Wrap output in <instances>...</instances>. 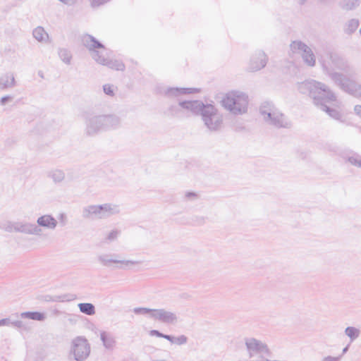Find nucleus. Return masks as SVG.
I'll use <instances>...</instances> for the list:
<instances>
[{"label": "nucleus", "mask_w": 361, "mask_h": 361, "mask_svg": "<svg viewBox=\"0 0 361 361\" xmlns=\"http://www.w3.org/2000/svg\"><path fill=\"white\" fill-rule=\"evenodd\" d=\"M149 334H150V336H157V337H159V338H163V336H164V334L159 332L157 330H152V331H150Z\"/></svg>", "instance_id": "obj_42"}, {"label": "nucleus", "mask_w": 361, "mask_h": 361, "mask_svg": "<svg viewBox=\"0 0 361 361\" xmlns=\"http://www.w3.org/2000/svg\"><path fill=\"white\" fill-rule=\"evenodd\" d=\"M348 161L353 166L359 167L361 169V157L358 155H355L348 157Z\"/></svg>", "instance_id": "obj_34"}, {"label": "nucleus", "mask_w": 361, "mask_h": 361, "mask_svg": "<svg viewBox=\"0 0 361 361\" xmlns=\"http://www.w3.org/2000/svg\"><path fill=\"white\" fill-rule=\"evenodd\" d=\"M204 221V219L203 217L200 218V222L203 223Z\"/></svg>", "instance_id": "obj_50"}, {"label": "nucleus", "mask_w": 361, "mask_h": 361, "mask_svg": "<svg viewBox=\"0 0 361 361\" xmlns=\"http://www.w3.org/2000/svg\"><path fill=\"white\" fill-rule=\"evenodd\" d=\"M121 234V231L117 229L111 231L106 236L105 240L106 243H111L118 239Z\"/></svg>", "instance_id": "obj_30"}, {"label": "nucleus", "mask_w": 361, "mask_h": 361, "mask_svg": "<svg viewBox=\"0 0 361 361\" xmlns=\"http://www.w3.org/2000/svg\"><path fill=\"white\" fill-rule=\"evenodd\" d=\"M222 106L231 114L238 116L247 111L248 96L240 91L227 92L221 101Z\"/></svg>", "instance_id": "obj_5"}, {"label": "nucleus", "mask_w": 361, "mask_h": 361, "mask_svg": "<svg viewBox=\"0 0 361 361\" xmlns=\"http://www.w3.org/2000/svg\"><path fill=\"white\" fill-rule=\"evenodd\" d=\"M110 0H89L90 6L92 8H97L99 7L107 2H109Z\"/></svg>", "instance_id": "obj_36"}, {"label": "nucleus", "mask_w": 361, "mask_h": 361, "mask_svg": "<svg viewBox=\"0 0 361 361\" xmlns=\"http://www.w3.org/2000/svg\"><path fill=\"white\" fill-rule=\"evenodd\" d=\"M10 325H12L16 328L20 329V328L23 327V322L20 320H16V321H13V322L10 321Z\"/></svg>", "instance_id": "obj_41"}, {"label": "nucleus", "mask_w": 361, "mask_h": 361, "mask_svg": "<svg viewBox=\"0 0 361 361\" xmlns=\"http://www.w3.org/2000/svg\"><path fill=\"white\" fill-rule=\"evenodd\" d=\"M78 307L80 311L87 315L91 316L95 314V307L94 305L89 302L79 303Z\"/></svg>", "instance_id": "obj_26"}, {"label": "nucleus", "mask_w": 361, "mask_h": 361, "mask_svg": "<svg viewBox=\"0 0 361 361\" xmlns=\"http://www.w3.org/2000/svg\"><path fill=\"white\" fill-rule=\"evenodd\" d=\"M104 130H115L121 124V118L116 114H102Z\"/></svg>", "instance_id": "obj_17"}, {"label": "nucleus", "mask_w": 361, "mask_h": 361, "mask_svg": "<svg viewBox=\"0 0 361 361\" xmlns=\"http://www.w3.org/2000/svg\"><path fill=\"white\" fill-rule=\"evenodd\" d=\"M101 131H104L102 114L87 116L85 119V134L89 136H94Z\"/></svg>", "instance_id": "obj_13"}, {"label": "nucleus", "mask_w": 361, "mask_h": 361, "mask_svg": "<svg viewBox=\"0 0 361 361\" xmlns=\"http://www.w3.org/2000/svg\"><path fill=\"white\" fill-rule=\"evenodd\" d=\"M163 338L168 340L171 343H174L175 336H173L171 335H167V334H164Z\"/></svg>", "instance_id": "obj_46"}, {"label": "nucleus", "mask_w": 361, "mask_h": 361, "mask_svg": "<svg viewBox=\"0 0 361 361\" xmlns=\"http://www.w3.org/2000/svg\"><path fill=\"white\" fill-rule=\"evenodd\" d=\"M348 346H346L345 348H344L343 349V354L345 353L348 351Z\"/></svg>", "instance_id": "obj_49"}, {"label": "nucleus", "mask_w": 361, "mask_h": 361, "mask_svg": "<svg viewBox=\"0 0 361 361\" xmlns=\"http://www.w3.org/2000/svg\"><path fill=\"white\" fill-rule=\"evenodd\" d=\"M16 80L13 73H7L0 77V89L5 90L13 87Z\"/></svg>", "instance_id": "obj_19"}, {"label": "nucleus", "mask_w": 361, "mask_h": 361, "mask_svg": "<svg viewBox=\"0 0 361 361\" xmlns=\"http://www.w3.org/2000/svg\"><path fill=\"white\" fill-rule=\"evenodd\" d=\"M257 361H279V360H269V359L266 358L264 355H259L257 357Z\"/></svg>", "instance_id": "obj_47"}, {"label": "nucleus", "mask_w": 361, "mask_h": 361, "mask_svg": "<svg viewBox=\"0 0 361 361\" xmlns=\"http://www.w3.org/2000/svg\"><path fill=\"white\" fill-rule=\"evenodd\" d=\"M359 26V20L355 18H352L347 21L343 27V31L347 35L353 34Z\"/></svg>", "instance_id": "obj_24"}, {"label": "nucleus", "mask_w": 361, "mask_h": 361, "mask_svg": "<svg viewBox=\"0 0 361 361\" xmlns=\"http://www.w3.org/2000/svg\"><path fill=\"white\" fill-rule=\"evenodd\" d=\"M300 93L307 94L313 103L331 118L344 123L345 118L342 110V102L337 99L336 93L325 83L309 79L297 83Z\"/></svg>", "instance_id": "obj_1"}, {"label": "nucleus", "mask_w": 361, "mask_h": 361, "mask_svg": "<svg viewBox=\"0 0 361 361\" xmlns=\"http://www.w3.org/2000/svg\"><path fill=\"white\" fill-rule=\"evenodd\" d=\"M267 63V56L262 51H257L251 57L249 68L252 71H257L265 67Z\"/></svg>", "instance_id": "obj_15"}, {"label": "nucleus", "mask_w": 361, "mask_h": 361, "mask_svg": "<svg viewBox=\"0 0 361 361\" xmlns=\"http://www.w3.org/2000/svg\"><path fill=\"white\" fill-rule=\"evenodd\" d=\"M13 99V97L11 96H9V95H6V96H4V97H2L1 100H0V104L1 106H4L6 104V102H9V101H11Z\"/></svg>", "instance_id": "obj_40"}, {"label": "nucleus", "mask_w": 361, "mask_h": 361, "mask_svg": "<svg viewBox=\"0 0 361 361\" xmlns=\"http://www.w3.org/2000/svg\"><path fill=\"white\" fill-rule=\"evenodd\" d=\"M48 177L55 183H61L65 179V173L60 169H54L49 172Z\"/></svg>", "instance_id": "obj_25"}, {"label": "nucleus", "mask_w": 361, "mask_h": 361, "mask_svg": "<svg viewBox=\"0 0 361 361\" xmlns=\"http://www.w3.org/2000/svg\"><path fill=\"white\" fill-rule=\"evenodd\" d=\"M103 90L104 92L109 95V96H114V86L109 84H106L103 85Z\"/></svg>", "instance_id": "obj_35"}, {"label": "nucleus", "mask_w": 361, "mask_h": 361, "mask_svg": "<svg viewBox=\"0 0 361 361\" xmlns=\"http://www.w3.org/2000/svg\"><path fill=\"white\" fill-rule=\"evenodd\" d=\"M20 317L39 322H43L46 319L44 313L39 312H24L20 314Z\"/></svg>", "instance_id": "obj_22"}, {"label": "nucleus", "mask_w": 361, "mask_h": 361, "mask_svg": "<svg viewBox=\"0 0 361 361\" xmlns=\"http://www.w3.org/2000/svg\"><path fill=\"white\" fill-rule=\"evenodd\" d=\"M264 121L276 128H290L291 123L271 102H264L259 107Z\"/></svg>", "instance_id": "obj_6"}, {"label": "nucleus", "mask_w": 361, "mask_h": 361, "mask_svg": "<svg viewBox=\"0 0 361 361\" xmlns=\"http://www.w3.org/2000/svg\"><path fill=\"white\" fill-rule=\"evenodd\" d=\"M90 353V345L84 336H77L71 341L70 357L73 356L76 361L85 360Z\"/></svg>", "instance_id": "obj_9"}, {"label": "nucleus", "mask_w": 361, "mask_h": 361, "mask_svg": "<svg viewBox=\"0 0 361 361\" xmlns=\"http://www.w3.org/2000/svg\"><path fill=\"white\" fill-rule=\"evenodd\" d=\"M100 339L104 346L107 349H112L115 345V338L109 333L102 331L100 333Z\"/></svg>", "instance_id": "obj_21"}, {"label": "nucleus", "mask_w": 361, "mask_h": 361, "mask_svg": "<svg viewBox=\"0 0 361 361\" xmlns=\"http://www.w3.org/2000/svg\"><path fill=\"white\" fill-rule=\"evenodd\" d=\"M98 262L104 267L126 269L131 266L138 264V261L121 259L120 256L114 253H104L98 256Z\"/></svg>", "instance_id": "obj_8"}, {"label": "nucleus", "mask_w": 361, "mask_h": 361, "mask_svg": "<svg viewBox=\"0 0 361 361\" xmlns=\"http://www.w3.org/2000/svg\"><path fill=\"white\" fill-rule=\"evenodd\" d=\"M319 62L321 64L324 73L327 75L332 82L341 78L343 74L337 71H350V67L347 61L336 52L324 51L320 55Z\"/></svg>", "instance_id": "obj_4"}, {"label": "nucleus", "mask_w": 361, "mask_h": 361, "mask_svg": "<svg viewBox=\"0 0 361 361\" xmlns=\"http://www.w3.org/2000/svg\"><path fill=\"white\" fill-rule=\"evenodd\" d=\"M40 227L41 226H39L38 224L37 225L33 224L32 226L31 234L37 235H41L42 229L40 228Z\"/></svg>", "instance_id": "obj_38"}, {"label": "nucleus", "mask_w": 361, "mask_h": 361, "mask_svg": "<svg viewBox=\"0 0 361 361\" xmlns=\"http://www.w3.org/2000/svg\"><path fill=\"white\" fill-rule=\"evenodd\" d=\"M197 92V89L194 88H178V87H163L159 90L160 94H162L168 97H176L182 94H192Z\"/></svg>", "instance_id": "obj_16"}, {"label": "nucleus", "mask_w": 361, "mask_h": 361, "mask_svg": "<svg viewBox=\"0 0 361 361\" xmlns=\"http://www.w3.org/2000/svg\"><path fill=\"white\" fill-rule=\"evenodd\" d=\"M59 220L60 225L61 226H64L67 223V216H66V214L61 213L59 215Z\"/></svg>", "instance_id": "obj_39"}, {"label": "nucleus", "mask_w": 361, "mask_h": 361, "mask_svg": "<svg viewBox=\"0 0 361 361\" xmlns=\"http://www.w3.org/2000/svg\"><path fill=\"white\" fill-rule=\"evenodd\" d=\"M39 226L49 230H54L58 224L57 220L50 214H44L39 216L37 220Z\"/></svg>", "instance_id": "obj_18"}, {"label": "nucleus", "mask_w": 361, "mask_h": 361, "mask_svg": "<svg viewBox=\"0 0 361 361\" xmlns=\"http://www.w3.org/2000/svg\"><path fill=\"white\" fill-rule=\"evenodd\" d=\"M170 114L178 118L190 115H200L201 119L210 132L221 130L224 124L223 114L213 104H204L200 100L182 101L169 108Z\"/></svg>", "instance_id": "obj_2"}, {"label": "nucleus", "mask_w": 361, "mask_h": 361, "mask_svg": "<svg viewBox=\"0 0 361 361\" xmlns=\"http://www.w3.org/2000/svg\"><path fill=\"white\" fill-rule=\"evenodd\" d=\"M32 36L39 42L46 43L49 41L48 33L41 26H38L33 30Z\"/></svg>", "instance_id": "obj_20"}, {"label": "nucleus", "mask_w": 361, "mask_h": 361, "mask_svg": "<svg viewBox=\"0 0 361 361\" xmlns=\"http://www.w3.org/2000/svg\"><path fill=\"white\" fill-rule=\"evenodd\" d=\"M188 342V338L184 336L181 335L178 337H175L174 343L176 345H184Z\"/></svg>", "instance_id": "obj_37"}, {"label": "nucleus", "mask_w": 361, "mask_h": 361, "mask_svg": "<svg viewBox=\"0 0 361 361\" xmlns=\"http://www.w3.org/2000/svg\"><path fill=\"white\" fill-rule=\"evenodd\" d=\"M58 54L59 58L66 64H70L72 59L71 51L65 48H59L58 50Z\"/></svg>", "instance_id": "obj_27"}, {"label": "nucleus", "mask_w": 361, "mask_h": 361, "mask_svg": "<svg viewBox=\"0 0 361 361\" xmlns=\"http://www.w3.org/2000/svg\"><path fill=\"white\" fill-rule=\"evenodd\" d=\"M345 334L350 338L351 341H353L359 337L360 330L355 327L348 326L345 329Z\"/></svg>", "instance_id": "obj_28"}, {"label": "nucleus", "mask_w": 361, "mask_h": 361, "mask_svg": "<svg viewBox=\"0 0 361 361\" xmlns=\"http://www.w3.org/2000/svg\"><path fill=\"white\" fill-rule=\"evenodd\" d=\"M341 359L340 357H332V356H326L322 359V361H339Z\"/></svg>", "instance_id": "obj_43"}, {"label": "nucleus", "mask_w": 361, "mask_h": 361, "mask_svg": "<svg viewBox=\"0 0 361 361\" xmlns=\"http://www.w3.org/2000/svg\"><path fill=\"white\" fill-rule=\"evenodd\" d=\"M333 82L343 92L356 98H361V85L346 75L343 74Z\"/></svg>", "instance_id": "obj_12"}, {"label": "nucleus", "mask_w": 361, "mask_h": 361, "mask_svg": "<svg viewBox=\"0 0 361 361\" xmlns=\"http://www.w3.org/2000/svg\"><path fill=\"white\" fill-rule=\"evenodd\" d=\"M154 309H149L147 307H135L133 309V312L136 314H149L150 317L152 318V312Z\"/></svg>", "instance_id": "obj_31"}, {"label": "nucleus", "mask_w": 361, "mask_h": 361, "mask_svg": "<svg viewBox=\"0 0 361 361\" xmlns=\"http://www.w3.org/2000/svg\"><path fill=\"white\" fill-rule=\"evenodd\" d=\"M9 325H10V319L8 318L0 319V326H9Z\"/></svg>", "instance_id": "obj_45"}, {"label": "nucleus", "mask_w": 361, "mask_h": 361, "mask_svg": "<svg viewBox=\"0 0 361 361\" xmlns=\"http://www.w3.org/2000/svg\"><path fill=\"white\" fill-rule=\"evenodd\" d=\"M16 228H17V225H16L15 224H13L11 221H5L0 222V228L6 231H8V232H12L13 231H16Z\"/></svg>", "instance_id": "obj_29"}, {"label": "nucleus", "mask_w": 361, "mask_h": 361, "mask_svg": "<svg viewBox=\"0 0 361 361\" xmlns=\"http://www.w3.org/2000/svg\"><path fill=\"white\" fill-rule=\"evenodd\" d=\"M75 299V296L73 295H62L55 296L51 300L54 302H65V301H71Z\"/></svg>", "instance_id": "obj_33"}, {"label": "nucleus", "mask_w": 361, "mask_h": 361, "mask_svg": "<svg viewBox=\"0 0 361 361\" xmlns=\"http://www.w3.org/2000/svg\"><path fill=\"white\" fill-rule=\"evenodd\" d=\"M152 319L169 325H176L178 322L177 314L166 309H154Z\"/></svg>", "instance_id": "obj_14"}, {"label": "nucleus", "mask_w": 361, "mask_h": 361, "mask_svg": "<svg viewBox=\"0 0 361 361\" xmlns=\"http://www.w3.org/2000/svg\"><path fill=\"white\" fill-rule=\"evenodd\" d=\"M354 112L361 118V105H355L354 106Z\"/></svg>", "instance_id": "obj_44"}, {"label": "nucleus", "mask_w": 361, "mask_h": 361, "mask_svg": "<svg viewBox=\"0 0 361 361\" xmlns=\"http://www.w3.org/2000/svg\"><path fill=\"white\" fill-rule=\"evenodd\" d=\"M33 224H24L18 226L17 225V228H16V231L27 233V234H31L32 231V226Z\"/></svg>", "instance_id": "obj_32"}, {"label": "nucleus", "mask_w": 361, "mask_h": 361, "mask_svg": "<svg viewBox=\"0 0 361 361\" xmlns=\"http://www.w3.org/2000/svg\"><path fill=\"white\" fill-rule=\"evenodd\" d=\"M246 351L250 358L259 355H270L271 351L268 345L256 338L246 337L244 339Z\"/></svg>", "instance_id": "obj_11"}, {"label": "nucleus", "mask_w": 361, "mask_h": 361, "mask_svg": "<svg viewBox=\"0 0 361 361\" xmlns=\"http://www.w3.org/2000/svg\"><path fill=\"white\" fill-rule=\"evenodd\" d=\"M195 196H196V195L194 192H188L185 193V197H187L188 199H190V198L194 197Z\"/></svg>", "instance_id": "obj_48"}, {"label": "nucleus", "mask_w": 361, "mask_h": 361, "mask_svg": "<svg viewBox=\"0 0 361 361\" xmlns=\"http://www.w3.org/2000/svg\"><path fill=\"white\" fill-rule=\"evenodd\" d=\"M82 44L88 49L90 56L97 63L116 71H124V63L117 59H110L105 47L90 35L82 37Z\"/></svg>", "instance_id": "obj_3"}, {"label": "nucleus", "mask_w": 361, "mask_h": 361, "mask_svg": "<svg viewBox=\"0 0 361 361\" xmlns=\"http://www.w3.org/2000/svg\"><path fill=\"white\" fill-rule=\"evenodd\" d=\"M290 49L293 54H300L303 62L309 67L316 65V56L312 49L305 43L300 40L293 41L290 44Z\"/></svg>", "instance_id": "obj_10"}, {"label": "nucleus", "mask_w": 361, "mask_h": 361, "mask_svg": "<svg viewBox=\"0 0 361 361\" xmlns=\"http://www.w3.org/2000/svg\"><path fill=\"white\" fill-rule=\"evenodd\" d=\"M360 4V0H340L339 6L345 11L356 9Z\"/></svg>", "instance_id": "obj_23"}, {"label": "nucleus", "mask_w": 361, "mask_h": 361, "mask_svg": "<svg viewBox=\"0 0 361 361\" xmlns=\"http://www.w3.org/2000/svg\"><path fill=\"white\" fill-rule=\"evenodd\" d=\"M120 212V206L114 203L90 204L82 208V216L86 219L102 220L118 214Z\"/></svg>", "instance_id": "obj_7"}]
</instances>
